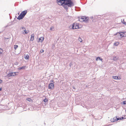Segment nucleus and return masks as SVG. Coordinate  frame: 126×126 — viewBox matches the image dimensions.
Returning <instances> with one entry per match:
<instances>
[{"instance_id": "nucleus-1", "label": "nucleus", "mask_w": 126, "mask_h": 126, "mask_svg": "<svg viewBox=\"0 0 126 126\" xmlns=\"http://www.w3.org/2000/svg\"><path fill=\"white\" fill-rule=\"evenodd\" d=\"M57 2L59 5H62L67 10L68 7H71L74 5V3L71 0H57Z\"/></svg>"}, {"instance_id": "nucleus-2", "label": "nucleus", "mask_w": 126, "mask_h": 126, "mask_svg": "<svg viewBox=\"0 0 126 126\" xmlns=\"http://www.w3.org/2000/svg\"><path fill=\"white\" fill-rule=\"evenodd\" d=\"M79 20L81 22L83 21L86 22L87 21V19L85 16H82L79 18Z\"/></svg>"}, {"instance_id": "nucleus-3", "label": "nucleus", "mask_w": 126, "mask_h": 126, "mask_svg": "<svg viewBox=\"0 0 126 126\" xmlns=\"http://www.w3.org/2000/svg\"><path fill=\"white\" fill-rule=\"evenodd\" d=\"M71 26H72V28L73 29H78L79 28V24L77 23H74Z\"/></svg>"}, {"instance_id": "nucleus-4", "label": "nucleus", "mask_w": 126, "mask_h": 126, "mask_svg": "<svg viewBox=\"0 0 126 126\" xmlns=\"http://www.w3.org/2000/svg\"><path fill=\"white\" fill-rule=\"evenodd\" d=\"M116 35L118 36L119 37H121L125 36L124 33L122 32L117 33L116 34Z\"/></svg>"}, {"instance_id": "nucleus-5", "label": "nucleus", "mask_w": 126, "mask_h": 126, "mask_svg": "<svg viewBox=\"0 0 126 126\" xmlns=\"http://www.w3.org/2000/svg\"><path fill=\"white\" fill-rule=\"evenodd\" d=\"M16 72H11L8 74V76L9 77L14 76L16 75Z\"/></svg>"}, {"instance_id": "nucleus-6", "label": "nucleus", "mask_w": 126, "mask_h": 126, "mask_svg": "<svg viewBox=\"0 0 126 126\" xmlns=\"http://www.w3.org/2000/svg\"><path fill=\"white\" fill-rule=\"evenodd\" d=\"M119 120V119H117V117H115L112 118H111V121L112 122L116 121Z\"/></svg>"}, {"instance_id": "nucleus-7", "label": "nucleus", "mask_w": 126, "mask_h": 126, "mask_svg": "<svg viewBox=\"0 0 126 126\" xmlns=\"http://www.w3.org/2000/svg\"><path fill=\"white\" fill-rule=\"evenodd\" d=\"M54 87V84L52 83L49 84L48 85V88L49 89H51L53 88Z\"/></svg>"}, {"instance_id": "nucleus-8", "label": "nucleus", "mask_w": 126, "mask_h": 126, "mask_svg": "<svg viewBox=\"0 0 126 126\" xmlns=\"http://www.w3.org/2000/svg\"><path fill=\"white\" fill-rule=\"evenodd\" d=\"M20 30H23L24 32H23L24 34H27L28 33V32H27L25 28L24 27H20Z\"/></svg>"}, {"instance_id": "nucleus-9", "label": "nucleus", "mask_w": 126, "mask_h": 126, "mask_svg": "<svg viewBox=\"0 0 126 126\" xmlns=\"http://www.w3.org/2000/svg\"><path fill=\"white\" fill-rule=\"evenodd\" d=\"M27 11H25L22 12L20 14L22 15L24 17L26 15L27 13Z\"/></svg>"}, {"instance_id": "nucleus-10", "label": "nucleus", "mask_w": 126, "mask_h": 126, "mask_svg": "<svg viewBox=\"0 0 126 126\" xmlns=\"http://www.w3.org/2000/svg\"><path fill=\"white\" fill-rule=\"evenodd\" d=\"M24 17V16H23L20 14V15H19L17 19L19 20H20L21 19H22Z\"/></svg>"}, {"instance_id": "nucleus-11", "label": "nucleus", "mask_w": 126, "mask_h": 126, "mask_svg": "<svg viewBox=\"0 0 126 126\" xmlns=\"http://www.w3.org/2000/svg\"><path fill=\"white\" fill-rule=\"evenodd\" d=\"M112 78L113 79H121L120 77L117 76H113Z\"/></svg>"}, {"instance_id": "nucleus-12", "label": "nucleus", "mask_w": 126, "mask_h": 126, "mask_svg": "<svg viewBox=\"0 0 126 126\" xmlns=\"http://www.w3.org/2000/svg\"><path fill=\"white\" fill-rule=\"evenodd\" d=\"M34 35L33 34H32L31 35L30 40L31 41H33L34 40Z\"/></svg>"}, {"instance_id": "nucleus-13", "label": "nucleus", "mask_w": 126, "mask_h": 126, "mask_svg": "<svg viewBox=\"0 0 126 126\" xmlns=\"http://www.w3.org/2000/svg\"><path fill=\"white\" fill-rule=\"evenodd\" d=\"M44 40V38L43 37H40L39 38V42H42Z\"/></svg>"}, {"instance_id": "nucleus-14", "label": "nucleus", "mask_w": 126, "mask_h": 126, "mask_svg": "<svg viewBox=\"0 0 126 126\" xmlns=\"http://www.w3.org/2000/svg\"><path fill=\"white\" fill-rule=\"evenodd\" d=\"M26 67V66H23L21 67H18V70H20L22 69H24L25 67Z\"/></svg>"}, {"instance_id": "nucleus-15", "label": "nucleus", "mask_w": 126, "mask_h": 126, "mask_svg": "<svg viewBox=\"0 0 126 126\" xmlns=\"http://www.w3.org/2000/svg\"><path fill=\"white\" fill-rule=\"evenodd\" d=\"M26 100H27L28 101L30 102H33V101L32 100L31 98H27L26 99Z\"/></svg>"}, {"instance_id": "nucleus-16", "label": "nucleus", "mask_w": 126, "mask_h": 126, "mask_svg": "<svg viewBox=\"0 0 126 126\" xmlns=\"http://www.w3.org/2000/svg\"><path fill=\"white\" fill-rule=\"evenodd\" d=\"M119 44V43L118 42H115L114 43V45L115 46H118Z\"/></svg>"}, {"instance_id": "nucleus-17", "label": "nucleus", "mask_w": 126, "mask_h": 126, "mask_svg": "<svg viewBox=\"0 0 126 126\" xmlns=\"http://www.w3.org/2000/svg\"><path fill=\"white\" fill-rule=\"evenodd\" d=\"M25 58L26 59H28L29 57V56L28 55H26V56H25Z\"/></svg>"}, {"instance_id": "nucleus-18", "label": "nucleus", "mask_w": 126, "mask_h": 126, "mask_svg": "<svg viewBox=\"0 0 126 126\" xmlns=\"http://www.w3.org/2000/svg\"><path fill=\"white\" fill-rule=\"evenodd\" d=\"M18 46L17 45H15L14 46V48L15 49V50H16L17 48L18 47Z\"/></svg>"}, {"instance_id": "nucleus-19", "label": "nucleus", "mask_w": 126, "mask_h": 126, "mask_svg": "<svg viewBox=\"0 0 126 126\" xmlns=\"http://www.w3.org/2000/svg\"><path fill=\"white\" fill-rule=\"evenodd\" d=\"M80 42H82V40L81 38L80 37H79L78 38Z\"/></svg>"}, {"instance_id": "nucleus-20", "label": "nucleus", "mask_w": 126, "mask_h": 126, "mask_svg": "<svg viewBox=\"0 0 126 126\" xmlns=\"http://www.w3.org/2000/svg\"><path fill=\"white\" fill-rule=\"evenodd\" d=\"M48 99L47 98H45L44 100V101L45 102H48Z\"/></svg>"}, {"instance_id": "nucleus-21", "label": "nucleus", "mask_w": 126, "mask_h": 126, "mask_svg": "<svg viewBox=\"0 0 126 126\" xmlns=\"http://www.w3.org/2000/svg\"><path fill=\"white\" fill-rule=\"evenodd\" d=\"M3 52V50L2 49L0 48V53L1 54H2Z\"/></svg>"}, {"instance_id": "nucleus-22", "label": "nucleus", "mask_w": 126, "mask_h": 126, "mask_svg": "<svg viewBox=\"0 0 126 126\" xmlns=\"http://www.w3.org/2000/svg\"><path fill=\"white\" fill-rule=\"evenodd\" d=\"M121 21L122 23H123V24H124L125 25V22L124 19H123V20H122Z\"/></svg>"}, {"instance_id": "nucleus-23", "label": "nucleus", "mask_w": 126, "mask_h": 126, "mask_svg": "<svg viewBox=\"0 0 126 126\" xmlns=\"http://www.w3.org/2000/svg\"><path fill=\"white\" fill-rule=\"evenodd\" d=\"M99 59H99H100V57H97L96 58V61H97L98 60V59Z\"/></svg>"}, {"instance_id": "nucleus-24", "label": "nucleus", "mask_w": 126, "mask_h": 126, "mask_svg": "<svg viewBox=\"0 0 126 126\" xmlns=\"http://www.w3.org/2000/svg\"><path fill=\"white\" fill-rule=\"evenodd\" d=\"M117 119H119V120H121L122 119H123V117H122L121 118H117Z\"/></svg>"}, {"instance_id": "nucleus-25", "label": "nucleus", "mask_w": 126, "mask_h": 126, "mask_svg": "<svg viewBox=\"0 0 126 126\" xmlns=\"http://www.w3.org/2000/svg\"><path fill=\"white\" fill-rule=\"evenodd\" d=\"M44 51V50L43 49H41V50L40 51V52L41 53H42V52H43Z\"/></svg>"}, {"instance_id": "nucleus-26", "label": "nucleus", "mask_w": 126, "mask_h": 126, "mask_svg": "<svg viewBox=\"0 0 126 126\" xmlns=\"http://www.w3.org/2000/svg\"><path fill=\"white\" fill-rule=\"evenodd\" d=\"M123 104H126V101H124L123 102Z\"/></svg>"}, {"instance_id": "nucleus-27", "label": "nucleus", "mask_w": 126, "mask_h": 126, "mask_svg": "<svg viewBox=\"0 0 126 126\" xmlns=\"http://www.w3.org/2000/svg\"><path fill=\"white\" fill-rule=\"evenodd\" d=\"M54 27H51V28H50V29L51 30H52L53 29H54Z\"/></svg>"}, {"instance_id": "nucleus-28", "label": "nucleus", "mask_w": 126, "mask_h": 126, "mask_svg": "<svg viewBox=\"0 0 126 126\" xmlns=\"http://www.w3.org/2000/svg\"><path fill=\"white\" fill-rule=\"evenodd\" d=\"M2 80L0 79V83H1V82H2Z\"/></svg>"}, {"instance_id": "nucleus-29", "label": "nucleus", "mask_w": 126, "mask_h": 126, "mask_svg": "<svg viewBox=\"0 0 126 126\" xmlns=\"http://www.w3.org/2000/svg\"><path fill=\"white\" fill-rule=\"evenodd\" d=\"M2 90V88H0V91H1Z\"/></svg>"}, {"instance_id": "nucleus-30", "label": "nucleus", "mask_w": 126, "mask_h": 126, "mask_svg": "<svg viewBox=\"0 0 126 126\" xmlns=\"http://www.w3.org/2000/svg\"><path fill=\"white\" fill-rule=\"evenodd\" d=\"M99 60H101V61H102V60H103V59H99Z\"/></svg>"}, {"instance_id": "nucleus-31", "label": "nucleus", "mask_w": 126, "mask_h": 126, "mask_svg": "<svg viewBox=\"0 0 126 126\" xmlns=\"http://www.w3.org/2000/svg\"><path fill=\"white\" fill-rule=\"evenodd\" d=\"M125 25H126V22H125Z\"/></svg>"}]
</instances>
